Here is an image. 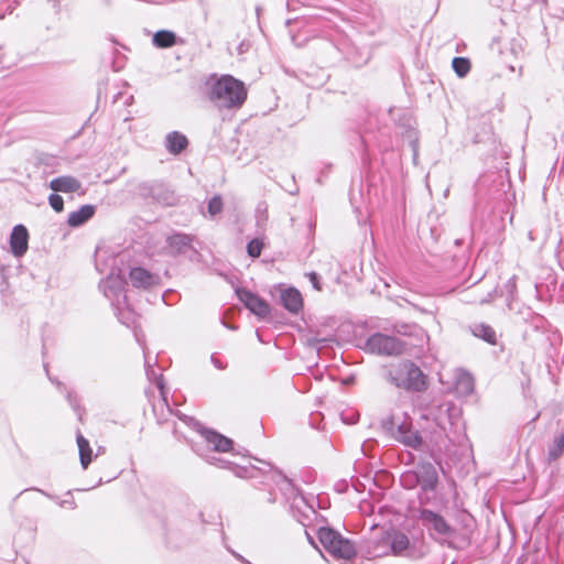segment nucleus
<instances>
[{
    "label": "nucleus",
    "instance_id": "1",
    "mask_svg": "<svg viewBox=\"0 0 564 564\" xmlns=\"http://www.w3.org/2000/svg\"><path fill=\"white\" fill-rule=\"evenodd\" d=\"M204 94L218 109L240 108L247 99L245 84L230 75H210L204 84Z\"/></svg>",
    "mask_w": 564,
    "mask_h": 564
},
{
    "label": "nucleus",
    "instance_id": "2",
    "mask_svg": "<svg viewBox=\"0 0 564 564\" xmlns=\"http://www.w3.org/2000/svg\"><path fill=\"white\" fill-rule=\"evenodd\" d=\"M317 538L323 547L336 558L351 560L357 554L354 543L332 528H321Z\"/></svg>",
    "mask_w": 564,
    "mask_h": 564
},
{
    "label": "nucleus",
    "instance_id": "3",
    "mask_svg": "<svg viewBox=\"0 0 564 564\" xmlns=\"http://www.w3.org/2000/svg\"><path fill=\"white\" fill-rule=\"evenodd\" d=\"M389 382L397 388H421L425 386V376L411 361H401L389 369Z\"/></svg>",
    "mask_w": 564,
    "mask_h": 564
},
{
    "label": "nucleus",
    "instance_id": "4",
    "mask_svg": "<svg viewBox=\"0 0 564 564\" xmlns=\"http://www.w3.org/2000/svg\"><path fill=\"white\" fill-rule=\"evenodd\" d=\"M365 349L370 354L395 356L404 350V345L393 336L376 333L367 339Z\"/></svg>",
    "mask_w": 564,
    "mask_h": 564
},
{
    "label": "nucleus",
    "instance_id": "5",
    "mask_svg": "<svg viewBox=\"0 0 564 564\" xmlns=\"http://www.w3.org/2000/svg\"><path fill=\"white\" fill-rule=\"evenodd\" d=\"M126 280L120 273L111 272L101 283L100 289L105 296L111 301L112 305L117 307L119 314H122L123 305L127 304V296L124 293Z\"/></svg>",
    "mask_w": 564,
    "mask_h": 564
},
{
    "label": "nucleus",
    "instance_id": "6",
    "mask_svg": "<svg viewBox=\"0 0 564 564\" xmlns=\"http://www.w3.org/2000/svg\"><path fill=\"white\" fill-rule=\"evenodd\" d=\"M237 295L245 306L254 315L265 317L270 313L269 304L250 291L243 289L237 290Z\"/></svg>",
    "mask_w": 564,
    "mask_h": 564
},
{
    "label": "nucleus",
    "instance_id": "7",
    "mask_svg": "<svg viewBox=\"0 0 564 564\" xmlns=\"http://www.w3.org/2000/svg\"><path fill=\"white\" fill-rule=\"evenodd\" d=\"M386 541L390 544L391 554L415 556L416 553L411 547L409 538L399 531L386 532Z\"/></svg>",
    "mask_w": 564,
    "mask_h": 564
},
{
    "label": "nucleus",
    "instance_id": "8",
    "mask_svg": "<svg viewBox=\"0 0 564 564\" xmlns=\"http://www.w3.org/2000/svg\"><path fill=\"white\" fill-rule=\"evenodd\" d=\"M420 519L422 520L425 527H427L431 530H434L436 533L441 535L449 536L453 533V529L445 521V519L431 510H422Z\"/></svg>",
    "mask_w": 564,
    "mask_h": 564
},
{
    "label": "nucleus",
    "instance_id": "9",
    "mask_svg": "<svg viewBox=\"0 0 564 564\" xmlns=\"http://www.w3.org/2000/svg\"><path fill=\"white\" fill-rule=\"evenodd\" d=\"M29 247V234L23 225L13 227L10 236V248L14 257L20 258L25 254Z\"/></svg>",
    "mask_w": 564,
    "mask_h": 564
},
{
    "label": "nucleus",
    "instance_id": "10",
    "mask_svg": "<svg viewBox=\"0 0 564 564\" xmlns=\"http://www.w3.org/2000/svg\"><path fill=\"white\" fill-rule=\"evenodd\" d=\"M129 276L132 285L138 289H149L159 284L160 282L159 275L153 274L140 267L132 268L130 270Z\"/></svg>",
    "mask_w": 564,
    "mask_h": 564
},
{
    "label": "nucleus",
    "instance_id": "11",
    "mask_svg": "<svg viewBox=\"0 0 564 564\" xmlns=\"http://www.w3.org/2000/svg\"><path fill=\"white\" fill-rule=\"evenodd\" d=\"M416 480L424 490H433L437 485V473L431 463L421 464L416 471Z\"/></svg>",
    "mask_w": 564,
    "mask_h": 564
},
{
    "label": "nucleus",
    "instance_id": "12",
    "mask_svg": "<svg viewBox=\"0 0 564 564\" xmlns=\"http://www.w3.org/2000/svg\"><path fill=\"white\" fill-rule=\"evenodd\" d=\"M50 188L54 192L76 193L82 189V183L69 175L59 176L50 182Z\"/></svg>",
    "mask_w": 564,
    "mask_h": 564
},
{
    "label": "nucleus",
    "instance_id": "13",
    "mask_svg": "<svg viewBox=\"0 0 564 564\" xmlns=\"http://www.w3.org/2000/svg\"><path fill=\"white\" fill-rule=\"evenodd\" d=\"M281 301L283 306L291 313H297L303 307L302 295L296 289L293 288L282 291Z\"/></svg>",
    "mask_w": 564,
    "mask_h": 564
},
{
    "label": "nucleus",
    "instance_id": "14",
    "mask_svg": "<svg viewBox=\"0 0 564 564\" xmlns=\"http://www.w3.org/2000/svg\"><path fill=\"white\" fill-rule=\"evenodd\" d=\"M200 433L214 451L228 452L231 449L232 441L230 438L209 430H203Z\"/></svg>",
    "mask_w": 564,
    "mask_h": 564
},
{
    "label": "nucleus",
    "instance_id": "15",
    "mask_svg": "<svg viewBox=\"0 0 564 564\" xmlns=\"http://www.w3.org/2000/svg\"><path fill=\"white\" fill-rule=\"evenodd\" d=\"M187 138L178 131L170 132L165 137V148L170 153L174 155L180 154L183 150L187 148Z\"/></svg>",
    "mask_w": 564,
    "mask_h": 564
},
{
    "label": "nucleus",
    "instance_id": "16",
    "mask_svg": "<svg viewBox=\"0 0 564 564\" xmlns=\"http://www.w3.org/2000/svg\"><path fill=\"white\" fill-rule=\"evenodd\" d=\"M95 207L91 205H84L78 210L72 212L68 215L67 224L70 227H78L86 223L94 216Z\"/></svg>",
    "mask_w": 564,
    "mask_h": 564
},
{
    "label": "nucleus",
    "instance_id": "17",
    "mask_svg": "<svg viewBox=\"0 0 564 564\" xmlns=\"http://www.w3.org/2000/svg\"><path fill=\"white\" fill-rule=\"evenodd\" d=\"M77 445L79 451L80 465L84 469H86L91 462L93 451L90 448L89 442L82 434L77 435Z\"/></svg>",
    "mask_w": 564,
    "mask_h": 564
},
{
    "label": "nucleus",
    "instance_id": "18",
    "mask_svg": "<svg viewBox=\"0 0 564 564\" xmlns=\"http://www.w3.org/2000/svg\"><path fill=\"white\" fill-rule=\"evenodd\" d=\"M368 554L372 557H381L391 554L390 544L386 541V533L379 540L370 543Z\"/></svg>",
    "mask_w": 564,
    "mask_h": 564
},
{
    "label": "nucleus",
    "instance_id": "19",
    "mask_svg": "<svg viewBox=\"0 0 564 564\" xmlns=\"http://www.w3.org/2000/svg\"><path fill=\"white\" fill-rule=\"evenodd\" d=\"M471 332L474 336L481 338L491 345L496 344V332L491 326L484 323L476 324L473 326Z\"/></svg>",
    "mask_w": 564,
    "mask_h": 564
},
{
    "label": "nucleus",
    "instance_id": "20",
    "mask_svg": "<svg viewBox=\"0 0 564 564\" xmlns=\"http://www.w3.org/2000/svg\"><path fill=\"white\" fill-rule=\"evenodd\" d=\"M176 36L171 31H159L153 35V44L158 47H171L175 44Z\"/></svg>",
    "mask_w": 564,
    "mask_h": 564
},
{
    "label": "nucleus",
    "instance_id": "21",
    "mask_svg": "<svg viewBox=\"0 0 564 564\" xmlns=\"http://www.w3.org/2000/svg\"><path fill=\"white\" fill-rule=\"evenodd\" d=\"M189 242L191 239L186 235L178 234L169 238L170 248L174 252H183L185 248L189 245Z\"/></svg>",
    "mask_w": 564,
    "mask_h": 564
},
{
    "label": "nucleus",
    "instance_id": "22",
    "mask_svg": "<svg viewBox=\"0 0 564 564\" xmlns=\"http://www.w3.org/2000/svg\"><path fill=\"white\" fill-rule=\"evenodd\" d=\"M475 384L473 376L463 369L455 372V388H473Z\"/></svg>",
    "mask_w": 564,
    "mask_h": 564
},
{
    "label": "nucleus",
    "instance_id": "23",
    "mask_svg": "<svg viewBox=\"0 0 564 564\" xmlns=\"http://www.w3.org/2000/svg\"><path fill=\"white\" fill-rule=\"evenodd\" d=\"M397 440L401 443H403L406 446L416 448L422 443V437L416 431L409 430V433L405 435L397 436Z\"/></svg>",
    "mask_w": 564,
    "mask_h": 564
},
{
    "label": "nucleus",
    "instance_id": "24",
    "mask_svg": "<svg viewBox=\"0 0 564 564\" xmlns=\"http://www.w3.org/2000/svg\"><path fill=\"white\" fill-rule=\"evenodd\" d=\"M452 65H453L455 73L459 77H464L470 69L469 61L464 57H455L452 62Z\"/></svg>",
    "mask_w": 564,
    "mask_h": 564
},
{
    "label": "nucleus",
    "instance_id": "25",
    "mask_svg": "<svg viewBox=\"0 0 564 564\" xmlns=\"http://www.w3.org/2000/svg\"><path fill=\"white\" fill-rule=\"evenodd\" d=\"M564 449V434L558 435L555 437L554 443L552 447L549 451V456L552 459H556L561 456Z\"/></svg>",
    "mask_w": 564,
    "mask_h": 564
},
{
    "label": "nucleus",
    "instance_id": "26",
    "mask_svg": "<svg viewBox=\"0 0 564 564\" xmlns=\"http://www.w3.org/2000/svg\"><path fill=\"white\" fill-rule=\"evenodd\" d=\"M223 210V200L220 196H214L208 203V213L210 216H216Z\"/></svg>",
    "mask_w": 564,
    "mask_h": 564
},
{
    "label": "nucleus",
    "instance_id": "27",
    "mask_svg": "<svg viewBox=\"0 0 564 564\" xmlns=\"http://www.w3.org/2000/svg\"><path fill=\"white\" fill-rule=\"evenodd\" d=\"M263 243L259 239L251 240L247 246V252L250 257L257 258L260 256Z\"/></svg>",
    "mask_w": 564,
    "mask_h": 564
},
{
    "label": "nucleus",
    "instance_id": "28",
    "mask_svg": "<svg viewBox=\"0 0 564 564\" xmlns=\"http://www.w3.org/2000/svg\"><path fill=\"white\" fill-rule=\"evenodd\" d=\"M48 203L51 207L57 213L62 212L64 208V200L62 196L57 194H51L48 197Z\"/></svg>",
    "mask_w": 564,
    "mask_h": 564
},
{
    "label": "nucleus",
    "instance_id": "29",
    "mask_svg": "<svg viewBox=\"0 0 564 564\" xmlns=\"http://www.w3.org/2000/svg\"><path fill=\"white\" fill-rule=\"evenodd\" d=\"M409 430H411L410 425L408 423H401L397 426V430L393 432L394 437L400 435H405L409 433Z\"/></svg>",
    "mask_w": 564,
    "mask_h": 564
},
{
    "label": "nucleus",
    "instance_id": "30",
    "mask_svg": "<svg viewBox=\"0 0 564 564\" xmlns=\"http://www.w3.org/2000/svg\"><path fill=\"white\" fill-rule=\"evenodd\" d=\"M308 278H310V281L312 282L313 286L316 289V290H321V286L318 284V278H317V274L315 272H312L308 274Z\"/></svg>",
    "mask_w": 564,
    "mask_h": 564
},
{
    "label": "nucleus",
    "instance_id": "31",
    "mask_svg": "<svg viewBox=\"0 0 564 564\" xmlns=\"http://www.w3.org/2000/svg\"><path fill=\"white\" fill-rule=\"evenodd\" d=\"M212 361H213V364L215 365L216 368H218V369H223L224 368V366L221 365L219 359L216 358L215 356H212Z\"/></svg>",
    "mask_w": 564,
    "mask_h": 564
},
{
    "label": "nucleus",
    "instance_id": "32",
    "mask_svg": "<svg viewBox=\"0 0 564 564\" xmlns=\"http://www.w3.org/2000/svg\"><path fill=\"white\" fill-rule=\"evenodd\" d=\"M306 538H307V541L310 542V544H312L315 549L318 550V552L322 554V551L317 547V545L315 544V541L314 539L306 532Z\"/></svg>",
    "mask_w": 564,
    "mask_h": 564
},
{
    "label": "nucleus",
    "instance_id": "33",
    "mask_svg": "<svg viewBox=\"0 0 564 564\" xmlns=\"http://www.w3.org/2000/svg\"><path fill=\"white\" fill-rule=\"evenodd\" d=\"M156 388H159V389L164 388V380L162 377L158 379Z\"/></svg>",
    "mask_w": 564,
    "mask_h": 564
},
{
    "label": "nucleus",
    "instance_id": "34",
    "mask_svg": "<svg viewBox=\"0 0 564 564\" xmlns=\"http://www.w3.org/2000/svg\"><path fill=\"white\" fill-rule=\"evenodd\" d=\"M160 395L164 402H166V390H160Z\"/></svg>",
    "mask_w": 564,
    "mask_h": 564
},
{
    "label": "nucleus",
    "instance_id": "35",
    "mask_svg": "<svg viewBox=\"0 0 564 564\" xmlns=\"http://www.w3.org/2000/svg\"><path fill=\"white\" fill-rule=\"evenodd\" d=\"M3 17H4V15H1V14H0V19H2Z\"/></svg>",
    "mask_w": 564,
    "mask_h": 564
}]
</instances>
